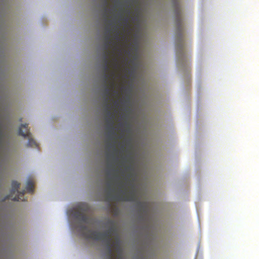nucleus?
<instances>
[{
	"instance_id": "obj_1",
	"label": "nucleus",
	"mask_w": 259,
	"mask_h": 259,
	"mask_svg": "<svg viewBox=\"0 0 259 259\" xmlns=\"http://www.w3.org/2000/svg\"><path fill=\"white\" fill-rule=\"evenodd\" d=\"M107 224L111 226V227L104 233L92 231L87 226L81 224L78 225L77 228L78 232L83 237L104 242L107 247L108 259H121L122 250L120 240L117 237L115 241L112 242L111 238L112 234L116 232L114 222L112 220H109Z\"/></svg>"
},
{
	"instance_id": "obj_2",
	"label": "nucleus",
	"mask_w": 259,
	"mask_h": 259,
	"mask_svg": "<svg viewBox=\"0 0 259 259\" xmlns=\"http://www.w3.org/2000/svg\"><path fill=\"white\" fill-rule=\"evenodd\" d=\"M111 30L108 26L105 27V42L104 44V54H103V78L106 84L108 81L110 79H114L115 77V72L114 71H110L109 64V57L110 55V52L109 50V47L111 44L114 46V51L115 50H119L120 51V48L118 45L111 40ZM113 56L115 55L114 52L113 53ZM113 67L115 69H117L118 67V60L116 57L114 56L111 62Z\"/></svg>"
},
{
	"instance_id": "obj_3",
	"label": "nucleus",
	"mask_w": 259,
	"mask_h": 259,
	"mask_svg": "<svg viewBox=\"0 0 259 259\" xmlns=\"http://www.w3.org/2000/svg\"><path fill=\"white\" fill-rule=\"evenodd\" d=\"M115 173L114 181L117 183L119 187V192L115 195L113 196L114 190L112 188V184L110 182L107 183V192L106 194L107 200L110 202L111 200H115L119 201H134L136 199V194L134 191H127L125 185L121 181L120 177L117 175L118 169H114Z\"/></svg>"
},
{
	"instance_id": "obj_4",
	"label": "nucleus",
	"mask_w": 259,
	"mask_h": 259,
	"mask_svg": "<svg viewBox=\"0 0 259 259\" xmlns=\"http://www.w3.org/2000/svg\"><path fill=\"white\" fill-rule=\"evenodd\" d=\"M176 23L177 27L176 50L179 61L182 64L185 62L186 57L184 52L185 44L184 41L183 28L182 26V18L181 8L179 4L175 2Z\"/></svg>"
},
{
	"instance_id": "obj_5",
	"label": "nucleus",
	"mask_w": 259,
	"mask_h": 259,
	"mask_svg": "<svg viewBox=\"0 0 259 259\" xmlns=\"http://www.w3.org/2000/svg\"><path fill=\"white\" fill-rule=\"evenodd\" d=\"M105 112H106L105 121L106 122V128L108 131L107 137L110 140L114 139L116 133L114 131V115L110 110L109 103H104Z\"/></svg>"
},
{
	"instance_id": "obj_6",
	"label": "nucleus",
	"mask_w": 259,
	"mask_h": 259,
	"mask_svg": "<svg viewBox=\"0 0 259 259\" xmlns=\"http://www.w3.org/2000/svg\"><path fill=\"white\" fill-rule=\"evenodd\" d=\"M20 184L16 181H13L12 182V189L10 194L6 196L4 201L7 199H11L14 201H18L19 200L25 201V200L22 197H23L26 191L23 190L22 192H19L18 189L20 187Z\"/></svg>"
},
{
	"instance_id": "obj_7",
	"label": "nucleus",
	"mask_w": 259,
	"mask_h": 259,
	"mask_svg": "<svg viewBox=\"0 0 259 259\" xmlns=\"http://www.w3.org/2000/svg\"><path fill=\"white\" fill-rule=\"evenodd\" d=\"M103 83L104 84V103H108L110 100V96H111V91H113V94L114 95H117V92L114 90L115 85L114 79L109 80L106 84L104 80H103Z\"/></svg>"
},
{
	"instance_id": "obj_8",
	"label": "nucleus",
	"mask_w": 259,
	"mask_h": 259,
	"mask_svg": "<svg viewBox=\"0 0 259 259\" xmlns=\"http://www.w3.org/2000/svg\"><path fill=\"white\" fill-rule=\"evenodd\" d=\"M19 135L27 138L28 139V146L32 147H37V144L36 142L32 138L31 134L29 132V130L28 128V124H22L19 129Z\"/></svg>"
},
{
	"instance_id": "obj_9",
	"label": "nucleus",
	"mask_w": 259,
	"mask_h": 259,
	"mask_svg": "<svg viewBox=\"0 0 259 259\" xmlns=\"http://www.w3.org/2000/svg\"><path fill=\"white\" fill-rule=\"evenodd\" d=\"M73 215L74 218L81 223L85 224H90L92 221V219L89 216L86 215L80 210H75L73 212Z\"/></svg>"
},
{
	"instance_id": "obj_10",
	"label": "nucleus",
	"mask_w": 259,
	"mask_h": 259,
	"mask_svg": "<svg viewBox=\"0 0 259 259\" xmlns=\"http://www.w3.org/2000/svg\"><path fill=\"white\" fill-rule=\"evenodd\" d=\"M137 207L141 212L147 213L148 204L146 202L139 201L137 203Z\"/></svg>"
},
{
	"instance_id": "obj_11",
	"label": "nucleus",
	"mask_w": 259,
	"mask_h": 259,
	"mask_svg": "<svg viewBox=\"0 0 259 259\" xmlns=\"http://www.w3.org/2000/svg\"><path fill=\"white\" fill-rule=\"evenodd\" d=\"M108 5V2L107 0H104L103 6H104V17L105 19V21L106 23L108 21L107 20V12L109 11L110 13H111V10H108L107 8V6Z\"/></svg>"
},
{
	"instance_id": "obj_12",
	"label": "nucleus",
	"mask_w": 259,
	"mask_h": 259,
	"mask_svg": "<svg viewBox=\"0 0 259 259\" xmlns=\"http://www.w3.org/2000/svg\"><path fill=\"white\" fill-rule=\"evenodd\" d=\"M34 189V184L32 181L29 180L27 182L26 191L28 193H32Z\"/></svg>"
},
{
	"instance_id": "obj_13",
	"label": "nucleus",
	"mask_w": 259,
	"mask_h": 259,
	"mask_svg": "<svg viewBox=\"0 0 259 259\" xmlns=\"http://www.w3.org/2000/svg\"><path fill=\"white\" fill-rule=\"evenodd\" d=\"M107 146L108 148H107V151L106 155H107V160H109V159L110 156V154H109V148H110V147H112L114 148V151H115V152H117V149L115 148V146H114V145L112 144H111V143H108L107 144Z\"/></svg>"
},
{
	"instance_id": "obj_14",
	"label": "nucleus",
	"mask_w": 259,
	"mask_h": 259,
	"mask_svg": "<svg viewBox=\"0 0 259 259\" xmlns=\"http://www.w3.org/2000/svg\"><path fill=\"white\" fill-rule=\"evenodd\" d=\"M115 30L116 33L114 36V38L118 41L120 40V37H119V32L118 31V28L117 27H115Z\"/></svg>"
},
{
	"instance_id": "obj_15",
	"label": "nucleus",
	"mask_w": 259,
	"mask_h": 259,
	"mask_svg": "<svg viewBox=\"0 0 259 259\" xmlns=\"http://www.w3.org/2000/svg\"><path fill=\"white\" fill-rule=\"evenodd\" d=\"M106 172H107V176H108V178L110 180L111 179V178L110 177V175H111V170H109V169H107V171H106Z\"/></svg>"
},
{
	"instance_id": "obj_16",
	"label": "nucleus",
	"mask_w": 259,
	"mask_h": 259,
	"mask_svg": "<svg viewBox=\"0 0 259 259\" xmlns=\"http://www.w3.org/2000/svg\"><path fill=\"white\" fill-rule=\"evenodd\" d=\"M123 22H124V24L126 25H127L128 24V18H127V17L124 18L123 19Z\"/></svg>"
},
{
	"instance_id": "obj_17",
	"label": "nucleus",
	"mask_w": 259,
	"mask_h": 259,
	"mask_svg": "<svg viewBox=\"0 0 259 259\" xmlns=\"http://www.w3.org/2000/svg\"><path fill=\"white\" fill-rule=\"evenodd\" d=\"M114 105L115 106H117L118 105V102L117 101H114Z\"/></svg>"
},
{
	"instance_id": "obj_18",
	"label": "nucleus",
	"mask_w": 259,
	"mask_h": 259,
	"mask_svg": "<svg viewBox=\"0 0 259 259\" xmlns=\"http://www.w3.org/2000/svg\"><path fill=\"white\" fill-rule=\"evenodd\" d=\"M108 167L109 168V167H111V165H110V164H108Z\"/></svg>"
},
{
	"instance_id": "obj_19",
	"label": "nucleus",
	"mask_w": 259,
	"mask_h": 259,
	"mask_svg": "<svg viewBox=\"0 0 259 259\" xmlns=\"http://www.w3.org/2000/svg\"><path fill=\"white\" fill-rule=\"evenodd\" d=\"M115 160H116V161H117V160H118V158H115Z\"/></svg>"
}]
</instances>
